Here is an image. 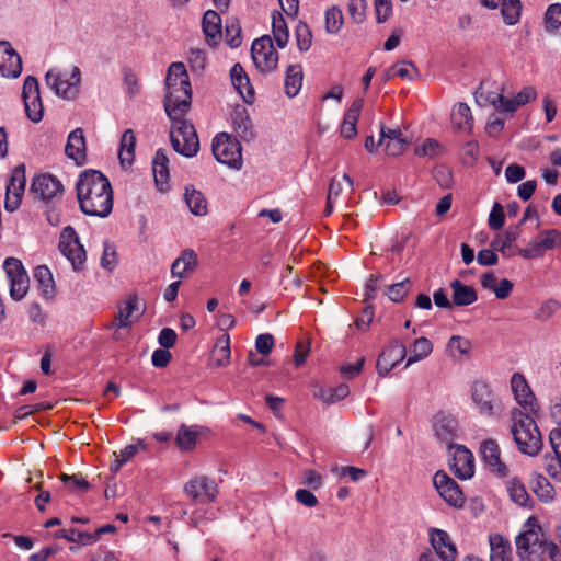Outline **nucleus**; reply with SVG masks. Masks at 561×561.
Segmentation results:
<instances>
[{
    "label": "nucleus",
    "mask_w": 561,
    "mask_h": 561,
    "mask_svg": "<svg viewBox=\"0 0 561 561\" xmlns=\"http://www.w3.org/2000/svg\"><path fill=\"white\" fill-rule=\"evenodd\" d=\"M80 209L88 216L107 217L113 208V192L108 179L100 171L88 170L77 182Z\"/></svg>",
    "instance_id": "obj_1"
},
{
    "label": "nucleus",
    "mask_w": 561,
    "mask_h": 561,
    "mask_svg": "<svg viewBox=\"0 0 561 561\" xmlns=\"http://www.w3.org/2000/svg\"><path fill=\"white\" fill-rule=\"evenodd\" d=\"M516 551L520 561H560L561 553L558 546L549 541L542 529L536 523L528 519L524 530L516 537Z\"/></svg>",
    "instance_id": "obj_2"
},
{
    "label": "nucleus",
    "mask_w": 561,
    "mask_h": 561,
    "mask_svg": "<svg viewBox=\"0 0 561 561\" xmlns=\"http://www.w3.org/2000/svg\"><path fill=\"white\" fill-rule=\"evenodd\" d=\"M167 93L164 110L167 115L187 112L192 101L191 82L182 62H172L165 78Z\"/></svg>",
    "instance_id": "obj_3"
},
{
    "label": "nucleus",
    "mask_w": 561,
    "mask_h": 561,
    "mask_svg": "<svg viewBox=\"0 0 561 561\" xmlns=\"http://www.w3.org/2000/svg\"><path fill=\"white\" fill-rule=\"evenodd\" d=\"M529 412L514 408L510 413L511 434L517 449L527 456H537L542 448V435Z\"/></svg>",
    "instance_id": "obj_4"
},
{
    "label": "nucleus",
    "mask_w": 561,
    "mask_h": 561,
    "mask_svg": "<svg viewBox=\"0 0 561 561\" xmlns=\"http://www.w3.org/2000/svg\"><path fill=\"white\" fill-rule=\"evenodd\" d=\"M185 113L168 115L172 122L170 140L174 151L186 158H192L199 150V140L194 125L184 117Z\"/></svg>",
    "instance_id": "obj_5"
},
{
    "label": "nucleus",
    "mask_w": 561,
    "mask_h": 561,
    "mask_svg": "<svg viewBox=\"0 0 561 561\" xmlns=\"http://www.w3.org/2000/svg\"><path fill=\"white\" fill-rule=\"evenodd\" d=\"M211 151L215 159L232 169L242 168V147L237 137L221 133L213 139Z\"/></svg>",
    "instance_id": "obj_6"
},
{
    "label": "nucleus",
    "mask_w": 561,
    "mask_h": 561,
    "mask_svg": "<svg viewBox=\"0 0 561 561\" xmlns=\"http://www.w3.org/2000/svg\"><path fill=\"white\" fill-rule=\"evenodd\" d=\"M81 72L77 66H73L70 75L62 73L58 68L49 69L45 75L46 84L57 96L71 100L79 93V83Z\"/></svg>",
    "instance_id": "obj_7"
},
{
    "label": "nucleus",
    "mask_w": 561,
    "mask_h": 561,
    "mask_svg": "<svg viewBox=\"0 0 561 561\" xmlns=\"http://www.w3.org/2000/svg\"><path fill=\"white\" fill-rule=\"evenodd\" d=\"M58 248L61 254L71 263L75 271H79L83 266L87 259L85 250L71 226L62 229Z\"/></svg>",
    "instance_id": "obj_8"
},
{
    "label": "nucleus",
    "mask_w": 561,
    "mask_h": 561,
    "mask_svg": "<svg viewBox=\"0 0 561 561\" xmlns=\"http://www.w3.org/2000/svg\"><path fill=\"white\" fill-rule=\"evenodd\" d=\"M3 268L9 279L11 298L16 301L23 299L28 290L30 278L22 262L8 257L3 262Z\"/></svg>",
    "instance_id": "obj_9"
},
{
    "label": "nucleus",
    "mask_w": 561,
    "mask_h": 561,
    "mask_svg": "<svg viewBox=\"0 0 561 561\" xmlns=\"http://www.w3.org/2000/svg\"><path fill=\"white\" fill-rule=\"evenodd\" d=\"M183 492L196 503L214 502L219 493L216 481L207 476L191 478L183 488Z\"/></svg>",
    "instance_id": "obj_10"
},
{
    "label": "nucleus",
    "mask_w": 561,
    "mask_h": 561,
    "mask_svg": "<svg viewBox=\"0 0 561 561\" xmlns=\"http://www.w3.org/2000/svg\"><path fill=\"white\" fill-rule=\"evenodd\" d=\"M251 56L255 67L261 72H272L278 62V53L270 36L265 35L252 43Z\"/></svg>",
    "instance_id": "obj_11"
},
{
    "label": "nucleus",
    "mask_w": 561,
    "mask_h": 561,
    "mask_svg": "<svg viewBox=\"0 0 561 561\" xmlns=\"http://www.w3.org/2000/svg\"><path fill=\"white\" fill-rule=\"evenodd\" d=\"M22 98L27 117L34 123L41 122L44 116V107L39 95V84L36 78L32 76L25 78Z\"/></svg>",
    "instance_id": "obj_12"
},
{
    "label": "nucleus",
    "mask_w": 561,
    "mask_h": 561,
    "mask_svg": "<svg viewBox=\"0 0 561 561\" xmlns=\"http://www.w3.org/2000/svg\"><path fill=\"white\" fill-rule=\"evenodd\" d=\"M433 484L440 497L450 506L461 507L465 504L460 486L446 472L437 471L433 477Z\"/></svg>",
    "instance_id": "obj_13"
},
{
    "label": "nucleus",
    "mask_w": 561,
    "mask_h": 561,
    "mask_svg": "<svg viewBox=\"0 0 561 561\" xmlns=\"http://www.w3.org/2000/svg\"><path fill=\"white\" fill-rule=\"evenodd\" d=\"M471 399L478 412L485 417L496 415V399L491 387L483 380H476L471 385Z\"/></svg>",
    "instance_id": "obj_14"
},
{
    "label": "nucleus",
    "mask_w": 561,
    "mask_h": 561,
    "mask_svg": "<svg viewBox=\"0 0 561 561\" xmlns=\"http://www.w3.org/2000/svg\"><path fill=\"white\" fill-rule=\"evenodd\" d=\"M25 167L20 164L13 169L7 184L4 208L8 211L12 213L19 208L25 190Z\"/></svg>",
    "instance_id": "obj_15"
},
{
    "label": "nucleus",
    "mask_w": 561,
    "mask_h": 561,
    "mask_svg": "<svg viewBox=\"0 0 561 561\" xmlns=\"http://www.w3.org/2000/svg\"><path fill=\"white\" fill-rule=\"evenodd\" d=\"M31 191L42 201L48 202L62 196L64 185L55 175L44 173L33 179Z\"/></svg>",
    "instance_id": "obj_16"
},
{
    "label": "nucleus",
    "mask_w": 561,
    "mask_h": 561,
    "mask_svg": "<svg viewBox=\"0 0 561 561\" xmlns=\"http://www.w3.org/2000/svg\"><path fill=\"white\" fill-rule=\"evenodd\" d=\"M511 388L516 402L527 412L536 415L539 411L536 398L525 378L520 373H514L511 378Z\"/></svg>",
    "instance_id": "obj_17"
},
{
    "label": "nucleus",
    "mask_w": 561,
    "mask_h": 561,
    "mask_svg": "<svg viewBox=\"0 0 561 561\" xmlns=\"http://www.w3.org/2000/svg\"><path fill=\"white\" fill-rule=\"evenodd\" d=\"M449 467L454 474L461 480L470 479L474 473L472 453L462 445H454Z\"/></svg>",
    "instance_id": "obj_18"
},
{
    "label": "nucleus",
    "mask_w": 561,
    "mask_h": 561,
    "mask_svg": "<svg viewBox=\"0 0 561 561\" xmlns=\"http://www.w3.org/2000/svg\"><path fill=\"white\" fill-rule=\"evenodd\" d=\"M407 356V348L399 340H394L380 354L377 360V373L379 376H387L392 368L401 363Z\"/></svg>",
    "instance_id": "obj_19"
},
{
    "label": "nucleus",
    "mask_w": 561,
    "mask_h": 561,
    "mask_svg": "<svg viewBox=\"0 0 561 561\" xmlns=\"http://www.w3.org/2000/svg\"><path fill=\"white\" fill-rule=\"evenodd\" d=\"M480 455L489 469L496 473L499 477H505L508 469L505 463L501 461V449L494 439H485L480 445Z\"/></svg>",
    "instance_id": "obj_20"
},
{
    "label": "nucleus",
    "mask_w": 561,
    "mask_h": 561,
    "mask_svg": "<svg viewBox=\"0 0 561 561\" xmlns=\"http://www.w3.org/2000/svg\"><path fill=\"white\" fill-rule=\"evenodd\" d=\"M22 71L20 55L8 42H0V76L18 78Z\"/></svg>",
    "instance_id": "obj_21"
},
{
    "label": "nucleus",
    "mask_w": 561,
    "mask_h": 561,
    "mask_svg": "<svg viewBox=\"0 0 561 561\" xmlns=\"http://www.w3.org/2000/svg\"><path fill=\"white\" fill-rule=\"evenodd\" d=\"M230 125L236 134L245 141L254 138L253 126L248 110L242 105H237L230 113Z\"/></svg>",
    "instance_id": "obj_22"
},
{
    "label": "nucleus",
    "mask_w": 561,
    "mask_h": 561,
    "mask_svg": "<svg viewBox=\"0 0 561 561\" xmlns=\"http://www.w3.org/2000/svg\"><path fill=\"white\" fill-rule=\"evenodd\" d=\"M434 433L435 436L444 444L447 445L449 450L454 447V440L457 437L458 423L457 421L447 415L438 414L434 421Z\"/></svg>",
    "instance_id": "obj_23"
},
{
    "label": "nucleus",
    "mask_w": 561,
    "mask_h": 561,
    "mask_svg": "<svg viewBox=\"0 0 561 561\" xmlns=\"http://www.w3.org/2000/svg\"><path fill=\"white\" fill-rule=\"evenodd\" d=\"M230 80L233 88L244 100V102H247L248 104H252L254 101V90L250 83V79L247 72L239 62L234 64L231 67Z\"/></svg>",
    "instance_id": "obj_24"
},
{
    "label": "nucleus",
    "mask_w": 561,
    "mask_h": 561,
    "mask_svg": "<svg viewBox=\"0 0 561 561\" xmlns=\"http://www.w3.org/2000/svg\"><path fill=\"white\" fill-rule=\"evenodd\" d=\"M430 537L431 543L442 561H455L457 549L446 531L432 529Z\"/></svg>",
    "instance_id": "obj_25"
},
{
    "label": "nucleus",
    "mask_w": 561,
    "mask_h": 561,
    "mask_svg": "<svg viewBox=\"0 0 561 561\" xmlns=\"http://www.w3.org/2000/svg\"><path fill=\"white\" fill-rule=\"evenodd\" d=\"M65 153L77 164L84 163L87 159V148L85 138L81 128H76L68 135Z\"/></svg>",
    "instance_id": "obj_26"
},
{
    "label": "nucleus",
    "mask_w": 561,
    "mask_h": 561,
    "mask_svg": "<svg viewBox=\"0 0 561 561\" xmlns=\"http://www.w3.org/2000/svg\"><path fill=\"white\" fill-rule=\"evenodd\" d=\"M202 28L209 46H216L222 36L220 15L214 10H207L202 20Z\"/></svg>",
    "instance_id": "obj_27"
},
{
    "label": "nucleus",
    "mask_w": 561,
    "mask_h": 561,
    "mask_svg": "<svg viewBox=\"0 0 561 561\" xmlns=\"http://www.w3.org/2000/svg\"><path fill=\"white\" fill-rule=\"evenodd\" d=\"M138 299L136 296H130L123 306L118 308V312L115 316V321L107 324V330L116 329L114 333L115 340H121V335L118 333L119 329L129 328L133 323L131 317L134 311L136 310Z\"/></svg>",
    "instance_id": "obj_28"
},
{
    "label": "nucleus",
    "mask_w": 561,
    "mask_h": 561,
    "mask_svg": "<svg viewBox=\"0 0 561 561\" xmlns=\"http://www.w3.org/2000/svg\"><path fill=\"white\" fill-rule=\"evenodd\" d=\"M198 265L197 254L192 249H186L182 254L172 263L171 275L179 279L185 278L193 273Z\"/></svg>",
    "instance_id": "obj_29"
},
{
    "label": "nucleus",
    "mask_w": 561,
    "mask_h": 561,
    "mask_svg": "<svg viewBox=\"0 0 561 561\" xmlns=\"http://www.w3.org/2000/svg\"><path fill=\"white\" fill-rule=\"evenodd\" d=\"M364 100L357 98L353 101L350 108L346 111L343 122L341 124V136L345 139H352L357 135V121L359 118Z\"/></svg>",
    "instance_id": "obj_30"
},
{
    "label": "nucleus",
    "mask_w": 561,
    "mask_h": 561,
    "mask_svg": "<svg viewBox=\"0 0 561 561\" xmlns=\"http://www.w3.org/2000/svg\"><path fill=\"white\" fill-rule=\"evenodd\" d=\"M490 561H512V547L502 535H490Z\"/></svg>",
    "instance_id": "obj_31"
},
{
    "label": "nucleus",
    "mask_w": 561,
    "mask_h": 561,
    "mask_svg": "<svg viewBox=\"0 0 561 561\" xmlns=\"http://www.w3.org/2000/svg\"><path fill=\"white\" fill-rule=\"evenodd\" d=\"M136 137L131 129H126L119 142L118 158L123 167H130L135 158Z\"/></svg>",
    "instance_id": "obj_32"
},
{
    "label": "nucleus",
    "mask_w": 561,
    "mask_h": 561,
    "mask_svg": "<svg viewBox=\"0 0 561 561\" xmlns=\"http://www.w3.org/2000/svg\"><path fill=\"white\" fill-rule=\"evenodd\" d=\"M450 288L453 290V301L456 306H469L478 299L477 291L472 287L461 283L459 279L453 280L450 283Z\"/></svg>",
    "instance_id": "obj_33"
},
{
    "label": "nucleus",
    "mask_w": 561,
    "mask_h": 561,
    "mask_svg": "<svg viewBox=\"0 0 561 561\" xmlns=\"http://www.w3.org/2000/svg\"><path fill=\"white\" fill-rule=\"evenodd\" d=\"M302 67L299 64L289 65L287 67L284 82L285 93L287 96L294 98L299 93L302 85Z\"/></svg>",
    "instance_id": "obj_34"
},
{
    "label": "nucleus",
    "mask_w": 561,
    "mask_h": 561,
    "mask_svg": "<svg viewBox=\"0 0 561 561\" xmlns=\"http://www.w3.org/2000/svg\"><path fill=\"white\" fill-rule=\"evenodd\" d=\"M454 126L459 130L470 131L473 127V117L470 107L466 103H458L451 112Z\"/></svg>",
    "instance_id": "obj_35"
},
{
    "label": "nucleus",
    "mask_w": 561,
    "mask_h": 561,
    "mask_svg": "<svg viewBox=\"0 0 561 561\" xmlns=\"http://www.w3.org/2000/svg\"><path fill=\"white\" fill-rule=\"evenodd\" d=\"M184 198L190 211L195 216H205L207 214V201L202 192L192 187H186Z\"/></svg>",
    "instance_id": "obj_36"
},
{
    "label": "nucleus",
    "mask_w": 561,
    "mask_h": 561,
    "mask_svg": "<svg viewBox=\"0 0 561 561\" xmlns=\"http://www.w3.org/2000/svg\"><path fill=\"white\" fill-rule=\"evenodd\" d=\"M537 98L534 87H525L513 99L505 98L504 113L514 114L519 106L526 105Z\"/></svg>",
    "instance_id": "obj_37"
},
{
    "label": "nucleus",
    "mask_w": 561,
    "mask_h": 561,
    "mask_svg": "<svg viewBox=\"0 0 561 561\" xmlns=\"http://www.w3.org/2000/svg\"><path fill=\"white\" fill-rule=\"evenodd\" d=\"M199 436V428L197 426H187L182 424L176 434V445L183 451L194 449L197 438Z\"/></svg>",
    "instance_id": "obj_38"
},
{
    "label": "nucleus",
    "mask_w": 561,
    "mask_h": 561,
    "mask_svg": "<svg viewBox=\"0 0 561 561\" xmlns=\"http://www.w3.org/2000/svg\"><path fill=\"white\" fill-rule=\"evenodd\" d=\"M169 159L163 149L157 150L152 160V172L157 185H164L169 180Z\"/></svg>",
    "instance_id": "obj_39"
},
{
    "label": "nucleus",
    "mask_w": 561,
    "mask_h": 561,
    "mask_svg": "<svg viewBox=\"0 0 561 561\" xmlns=\"http://www.w3.org/2000/svg\"><path fill=\"white\" fill-rule=\"evenodd\" d=\"M34 277L37 280L44 297L46 299H51L55 294V283L50 270L46 265H39L35 268Z\"/></svg>",
    "instance_id": "obj_40"
},
{
    "label": "nucleus",
    "mask_w": 561,
    "mask_h": 561,
    "mask_svg": "<svg viewBox=\"0 0 561 561\" xmlns=\"http://www.w3.org/2000/svg\"><path fill=\"white\" fill-rule=\"evenodd\" d=\"M272 33L277 46L284 48L289 39V31L283 14L279 12L272 14Z\"/></svg>",
    "instance_id": "obj_41"
},
{
    "label": "nucleus",
    "mask_w": 561,
    "mask_h": 561,
    "mask_svg": "<svg viewBox=\"0 0 561 561\" xmlns=\"http://www.w3.org/2000/svg\"><path fill=\"white\" fill-rule=\"evenodd\" d=\"M476 102L479 106L492 105L499 113H504L505 96L492 91H484L480 88L474 93Z\"/></svg>",
    "instance_id": "obj_42"
},
{
    "label": "nucleus",
    "mask_w": 561,
    "mask_h": 561,
    "mask_svg": "<svg viewBox=\"0 0 561 561\" xmlns=\"http://www.w3.org/2000/svg\"><path fill=\"white\" fill-rule=\"evenodd\" d=\"M350 393V388L346 383H341L336 388H319L314 396L321 399L324 403L333 404L346 398Z\"/></svg>",
    "instance_id": "obj_43"
},
{
    "label": "nucleus",
    "mask_w": 561,
    "mask_h": 561,
    "mask_svg": "<svg viewBox=\"0 0 561 561\" xmlns=\"http://www.w3.org/2000/svg\"><path fill=\"white\" fill-rule=\"evenodd\" d=\"M412 354L408 358L405 367L426 358L433 352V344L426 337H419L412 346Z\"/></svg>",
    "instance_id": "obj_44"
},
{
    "label": "nucleus",
    "mask_w": 561,
    "mask_h": 561,
    "mask_svg": "<svg viewBox=\"0 0 561 561\" xmlns=\"http://www.w3.org/2000/svg\"><path fill=\"white\" fill-rule=\"evenodd\" d=\"M501 14L508 25H514L519 21L522 4L520 0H501Z\"/></svg>",
    "instance_id": "obj_45"
},
{
    "label": "nucleus",
    "mask_w": 561,
    "mask_h": 561,
    "mask_svg": "<svg viewBox=\"0 0 561 561\" xmlns=\"http://www.w3.org/2000/svg\"><path fill=\"white\" fill-rule=\"evenodd\" d=\"M225 37L231 48H238L242 44L241 25L237 18L227 19Z\"/></svg>",
    "instance_id": "obj_46"
},
{
    "label": "nucleus",
    "mask_w": 561,
    "mask_h": 561,
    "mask_svg": "<svg viewBox=\"0 0 561 561\" xmlns=\"http://www.w3.org/2000/svg\"><path fill=\"white\" fill-rule=\"evenodd\" d=\"M519 237V230L518 227L510 228L504 231L502 234H497L492 241H491V248L493 250L501 251L504 255L508 256L510 254L505 253V249L511 247L513 242L517 240Z\"/></svg>",
    "instance_id": "obj_47"
},
{
    "label": "nucleus",
    "mask_w": 561,
    "mask_h": 561,
    "mask_svg": "<svg viewBox=\"0 0 561 561\" xmlns=\"http://www.w3.org/2000/svg\"><path fill=\"white\" fill-rule=\"evenodd\" d=\"M507 492L516 504L525 506L530 500L529 494L524 484L517 479H511L507 482Z\"/></svg>",
    "instance_id": "obj_48"
},
{
    "label": "nucleus",
    "mask_w": 561,
    "mask_h": 561,
    "mask_svg": "<svg viewBox=\"0 0 561 561\" xmlns=\"http://www.w3.org/2000/svg\"><path fill=\"white\" fill-rule=\"evenodd\" d=\"M297 47L300 51H307L312 43V34L306 23L299 22L295 30Z\"/></svg>",
    "instance_id": "obj_49"
},
{
    "label": "nucleus",
    "mask_w": 561,
    "mask_h": 561,
    "mask_svg": "<svg viewBox=\"0 0 561 561\" xmlns=\"http://www.w3.org/2000/svg\"><path fill=\"white\" fill-rule=\"evenodd\" d=\"M412 288V282L409 278H405L399 283L392 284L388 288V297L390 300L394 302H400L407 296V294Z\"/></svg>",
    "instance_id": "obj_50"
},
{
    "label": "nucleus",
    "mask_w": 561,
    "mask_h": 561,
    "mask_svg": "<svg viewBox=\"0 0 561 561\" xmlns=\"http://www.w3.org/2000/svg\"><path fill=\"white\" fill-rule=\"evenodd\" d=\"M342 24H343L342 11L336 7H332V8L328 9L325 12V28H327V31L331 34H335L340 31Z\"/></svg>",
    "instance_id": "obj_51"
},
{
    "label": "nucleus",
    "mask_w": 561,
    "mask_h": 561,
    "mask_svg": "<svg viewBox=\"0 0 561 561\" xmlns=\"http://www.w3.org/2000/svg\"><path fill=\"white\" fill-rule=\"evenodd\" d=\"M546 26L561 33V4L554 3L549 5L546 12Z\"/></svg>",
    "instance_id": "obj_52"
},
{
    "label": "nucleus",
    "mask_w": 561,
    "mask_h": 561,
    "mask_svg": "<svg viewBox=\"0 0 561 561\" xmlns=\"http://www.w3.org/2000/svg\"><path fill=\"white\" fill-rule=\"evenodd\" d=\"M545 251L554 249L561 243V233L556 229L541 232L537 238Z\"/></svg>",
    "instance_id": "obj_53"
},
{
    "label": "nucleus",
    "mask_w": 561,
    "mask_h": 561,
    "mask_svg": "<svg viewBox=\"0 0 561 561\" xmlns=\"http://www.w3.org/2000/svg\"><path fill=\"white\" fill-rule=\"evenodd\" d=\"M379 146L385 148V151L390 157H398L407 149L409 142L404 137L398 139L385 140L383 142H378Z\"/></svg>",
    "instance_id": "obj_54"
},
{
    "label": "nucleus",
    "mask_w": 561,
    "mask_h": 561,
    "mask_svg": "<svg viewBox=\"0 0 561 561\" xmlns=\"http://www.w3.org/2000/svg\"><path fill=\"white\" fill-rule=\"evenodd\" d=\"M561 304L556 299H547L541 304L539 309L535 313V318L540 321H547L550 319L559 309Z\"/></svg>",
    "instance_id": "obj_55"
},
{
    "label": "nucleus",
    "mask_w": 561,
    "mask_h": 561,
    "mask_svg": "<svg viewBox=\"0 0 561 561\" xmlns=\"http://www.w3.org/2000/svg\"><path fill=\"white\" fill-rule=\"evenodd\" d=\"M117 265V256L115 245L105 241L103 243V254L101 257V266L105 270L113 271Z\"/></svg>",
    "instance_id": "obj_56"
},
{
    "label": "nucleus",
    "mask_w": 561,
    "mask_h": 561,
    "mask_svg": "<svg viewBox=\"0 0 561 561\" xmlns=\"http://www.w3.org/2000/svg\"><path fill=\"white\" fill-rule=\"evenodd\" d=\"M122 72L126 93L130 98L136 96L140 90L136 73L128 67H124Z\"/></svg>",
    "instance_id": "obj_57"
},
{
    "label": "nucleus",
    "mask_w": 561,
    "mask_h": 561,
    "mask_svg": "<svg viewBox=\"0 0 561 561\" xmlns=\"http://www.w3.org/2000/svg\"><path fill=\"white\" fill-rule=\"evenodd\" d=\"M415 68L410 61H401L392 66L388 71V77H400L402 79L412 80Z\"/></svg>",
    "instance_id": "obj_58"
},
{
    "label": "nucleus",
    "mask_w": 561,
    "mask_h": 561,
    "mask_svg": "<svg viewBox=\"0 0 561 561\" xmlns=\"http://www.w3.org/2000/svg\"><path fill=\"white\" fill-rule=\"evenodd\" d=\"M230 358V346H229V336L226 335L225 339L218 341L216 345V365L217 366H226L229 363Z\"/></svg>",
    "instance_id": "obj_59"
},
{
    "label": "nucleus",
    "mask_w": 561,
    "mask_h": 561,
    "mask_svg": "<svg viewBox=\"0 0 561 561\" xmlns=\"http://www.w3.org/2000/svg\"><path fill=\"white\" fill-rule=\"evenodd\" d=\"M440 145L433 138H427L423 145L415 147L414 152L417 157L433 158L439 153Z\"/></svg>",
    "instance_id": "obj_60"
},
{
    "label": "nucleus",
    "mask_w": 561,
    "mask_h": 561,
    "mask_svg": "<svg viewBox=\"0 0 561 561\" xmlns=\"http://www.w3.org/2000/svg\"><path fill=\"white\" fill-rule=\"evenodd\" d=\"M543 462L547 473L552 479L561 481V458L553 455H546Z\"/></svg>",
    "instance_id": "obj_61"
},
{
    "label": "nucleus",
    "mask_w": 561,
    "mask_h": 561,
    "mask_svg": "<svg viewBox=\"0 0 561 561\" xmlns=\"http://www.w3.org/2000/svg\"><path fill=\"white\" fill-rule=\"evenodd\" d=\"M534 491L537 496L545 502L551 501L554 496V490L552 485L543 477H539L536 485L534 486Z\"/></svg>",
    "instance_id": "obj_62"
},
{
    "label": "nucleus",
    "mask_w": 561,
    "mask_h": 561,
    "mask_svg": "<svg viewBox=\"0 0 561 561\" xmlns=\"http://www.w3.org/2000/svg\"><path fill=\"white\" fill-rule=\"evenodd\" d=\"M505 221L504 210L500 203H495L489 215V227L492 230H500L503 228Z\"/></svg>",
    "instance_id": "obj_63"
},
{
    "label": "nucleus",
    "mask_w": 561,
    "mask_h": 561,
    "mask_svg": "<svg viewBox=\"0 0 561 561\" xmlns=\"http://www.w3.org/2000/svg\"><path fill=\"white\" fill-rule=\"evenodd\" d=\"M367 3L366 0H350L348 12L354 22L360 23L365 19Z\"/></svg>",
    "instance_id": "obj_64"
}]
</instances>
